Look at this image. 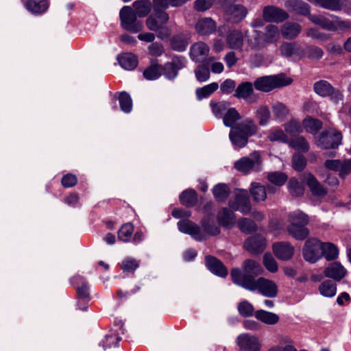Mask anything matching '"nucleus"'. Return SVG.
Masks as SVG:
<instances>
[{
    "mask_svg": "<svg viewBox=\"0 0 351 351\" xmlns=\"http://www.w3.org/2000/svg\"><path fill=\"white\" fill-rule=\"evenodd\" d=\"M152 3L149 0L136 1L132 7L123 6L119 12L121 25L126 31L138 33L143 30V22L137 17L144 18L151 12Z\"/></svg>",
    "mask_w": 351,
    "mask_h": 351,
    "instance_id": "1",
    "label": "nucleus"
},
{
    "mask_svg": "<svg viewBox=\"0 0 351 351\" xmlns=\"http://www.w3.org/2000/svg\"><path fill=\"white\" fill-rule=\"evenodd\" d=\"M257 125L251 119H247L233 127L229 134V138L235 147H245L248 138L257 132Z\"/></svg>",
    "mask_w": 351,
    "mask_h": 351,
    "instance_id": "2",
    "label": "nucleus"
},
{
    "mask_svg": "<svg viewBox=\"0 0 351 351\" xmlns=\"http://www.w3.org/2000/svg\"><path fill=\"white\" fill-rule=\"evenodd\" d=\"M262 273L261 265L253 259L244 261L241 265V269L233 268L230 272L232 282L237 285L244 289V285L247 283L248 278L256 279V277Z\"/></svg>",
    "mask_w": 351,
    "mask_h": 351,
    "instance_id": "3",
    "label": "nucleus"
},
{
    "mask_svg": "<svg viewBox=\"0 0 351 351\" xmlns=\"http://www.w3.org/2000/svg\"><path fill=\"white\" fill-rule=\"evenodd\" d=\"M243 284L244 289L250 291H258L265 297L275 298L278 293V286L275 282L260 277L257 279L248 278Z\"/></svg>",
    "mask_w": 351,
    "mask_h": 351,
    "instance_id": "4",
    "label": "nucleus"
},
{
    "mask_svg": "<svg viewBox=\"0 0 351 351\" xmlns=\"http://www.w3.org/2000/svg\"><path fill=\"white\" fill-rule=\"evenodd\" d=\"M292 80L282 75H266L257 78L254 82V88L259 91L267 93L291 84Z\"/></svg>",
    "mask_w": 351,
    "mask_h": 351,
    "instance_id": "5",
    "label": "nucleus"
},
{
    "mask_svg": "<svg viewBox=\"0 0 351 351\" xmlns=\"http://www.w3.org/2000/svg\"><path fill=\"white\" fill-rule=\"evenodd\" d=\"M169 19V16L167 12H155L154 14L148 16L145 25L150 31L158 32V38H163L169 36L167 29L163 28V25L168 22Z\"/></svg>",
    "mask_w": 351,
    "mask_h": 351,
    "instance_id": "6",
    "label": "nucleus"
},
{
    "mask_svg": "<svg viewBox=\"0 0 351 351\" xmlns=\"http://www.w3.org/2000/svg\"><path fill=\"white\" fill-rule=\"evenodd\" d=\"M261 158L259 152H252L248 157H243L237 160L234 164V168L245 174L251 171H258L261 167Z\"/></svg>",
    "mask_w": 351,
    "mask_h": 351,
    "instance_id": "7",
    "label": "nucleus"
},
{
    "mask_svg": "<svg viewBox=\"0 0 351 351\" xmlns=\"http://www.w3.org/2000/svg\"><path fill=\"white\" fill-rule=\"evenodd\" d=\"M302 253L306 261L314 263L323 256V243L315 238L309 239L304 243Z\"/></svg>",
    "mask_w": 351,
    "mask_h": 351,
    "instance_id": "8",
    "label": "nucleus"
},
{
    "mask_svg": "<svg viewBox=\"0 0 351 351\" xmlns=\"http://www.w3.org/2000/svg\"><path fill=\"white\" fill-rule=\"evenodd\" d=\"M341 139L342 135L339 132L330 128L321 133L316 144L322 149H335L340 145Z\"/></svg>",
    "mask_w": 351,
    "mask_h": 351,
    "instance_id": "9",
    "label": "nucleus"
},
{
    "mask_svg": "<svg viewBox=\"0 0 351 351\" xmlns=\"http://www.w3.org/2000/svg\"><path fill=\"white\" fill-rule=\"evenodd\" d=\"M229 206L233 210H239L243 215H247L251 211V203L247 192L245 190H237L234 199L229 201Z\"/></svg>",
    "mask_w": 351,
    "mask_h": 351,
    "instance_id": "10",
    "label": "nucleus"
},
{
    "mask_svg": "<svg viewBox=\"0 0 351 351\" xmlns=\"http://www.w3.org/2000/svg\"><path fill=\"white\" fill-rule=\"evenodd\" d=\"M289 14L284 10L274 6L266 5L263 10V18L268 23H282L289 19Z\"/></svg>",
    "mask_w": 351,
    "mask_h": 351,
    "instance_id": "11",
    "label": "nucleus"
},
{
    "mask_svg": "<svg viewBox=\"0 0 351 351\" xmlns=\"http://www.w3.org/2000/svg\"><path fill=\"white\" fill-rule=\"evenodd\" d=\"M240 351H261V343L256 336L244 333L237 337Z\"/></svg>",
    "mask_w": 351,
    "mask_h": 351,
    "instance_id": "12",
    "label": "nucleus"
},
{
    "mask_svg": "<svg viewBox=\"0 0 351 351\" xmlns=\"http://www.w3.org/2000/svg\"><path fill=\"white\" fill-rule=\"evenodd\" d=\"M179 230L183 233L190 234L196 241H203L206 239V234L201 228L193 222L184 219L178 222Z\"/></svg>",
    "mask_w": 351,
    "mask_h": 351,
    "instance_id": "13",
    "label": "nucleus"
},
{
    "mask_svg": "<svg viewBox=\"0 0 351 351\" xmlns=\"http://www.w3.org/2000/svg\"><path fill=\"white\" fill-rule=\"evenodd\" d=\"M248 13L247 9L241 4L233 3L228 6L225 11L226 20L233 23L243 21Z\"/></svg>",
    "mask_w": 351,
    "mask_h": 351,
    "instance_id": "14",
    "label": "nucleus"
},
{
    "mask_svg": "<svg viewBox=\"0 0 351 351\" xmlns=\"http://www.w3.org/2000/svg\"><path fill=\"white\" fill-rule=\"evenodd\" d=\"M245 36L239 29L230 31L226 37V44L230 49L242 51Z\"/></svg>",
    "mask_w": 351,
    "mask_h": 351,
    "instance_id": "15",
    "label": "nucleus"
},
{
    "mask_svg": "<svg viewBox=\"0 0 351 351\" xmlns=\"http://www.w3.org/2000/svg\"><path fill=\"white\" fill-rule=\"evenodd\" d=\"M265 245V238L260 235L249 237L244 243L245 249L251 254H260L263 252Z\"/></svg>",
    "mask_w": 351,
    "mask_h": 351,
    "instance_id": "16",
    "label": "nucleus"
},
{
    "mask_svg": "<svg viewBox=\"0 0 351 351\" xmlns=\"http://www.w3.org/2000/svg\"><path fill=\"white\" fill-rule=\"evenodd\" d=\"M210 48L207 44L203 42H198L193 44L190 49V56L191 59L197 62L206 60Z\"/></svg>",
    "mask_w": 351,
    "mask_h": 351,
    "instance_id": "17",
    "label": "nucleus"
},
{
    "mask_svg": "<svg viewBox=\"0 0 351 351\" xmlns=\"http://www.w3.org/2000/svg\"><path fill=\"white\" fill-rule=\"evenodd\" d=\"M273 251L278 258L287 261L292 258L294 247L289 243L280 242L273 245Z\"/></svg>",
    "mask_w": 351,
    "mask_h": 351,
    "instance_id": "18",
    "label": "nucleus"
},
{
    "mask_svg": "<svg viewBox=\"0 0 351 351\" xmlns=\"http://www.w3.org/2000/svg\"><path fill=\"white\" fill-rule=\"evenodd\" d=\"M253 93V84L250 82H243L237 86L234 95L237 98L245 99L247 102L252 104L256 101V98L252 96Z\"/></svg>",
    "mask_w": 351,
    "mask_h": 351,
    "instance_id": "19",
    "label": "nucleus"
},
{
    "mask_svg": "<svg viewBox=\"0 0 351 351\" xmlns=\"http://www.w3.org/2000/svg\"><path fill=\"white\" fill-rule=\"evenodd\" d=\"M324 274L326 277L339 281L346 276L347 271L339 263L333 262L325 268Z\"/></svg>",
    "mask_w": 351,
    "mask_h": 351,
    "instance_id": "20",
    "label": "nucleus"
},
{
    "mask_svg": "<svg viewBox=\"0 0 351 351\" xmlns=\"http://www.w3.org/2000/svg\"><path fill=\"white\" fill-rule=\"evenodd\" d=\"M195 28L199 35H210L216 31L217 24L211 18L204 17L197 21Z\"/></svg>",
    "mask_w": 351,
    "mask_h": 351,
    "instance_id": "21",
    "label": "nucleus"
},
{
    "mask_svg": "<svg viewBox=\"0 0 351 351\" xmlns=\"http://www.w3.org/2000/svg\"><path fill=\"white\" fill-rule=\"evenodd\" d=\"M285 7L289 10L293 11L297 14L306 16L309 19L311 14L310 5L302 0H287L285 3Z\"/></svg>",
    "mask_w": 351,
    "mask_h": 351,
    "instance_id": "22",
    "label": "nucleus"
},
{
    "mask_svg": "<svg viewBox=\"0 0 351 351\" xmlns=\"http://www.w3.org/2000/svg\"><path fill=\"white\" fill-rule=\"evenodd\" d=\"M302 32V26L295 22H286L280 28L282 37L287 40L296 38Z\"/></svg>",
    "mask_w": 351,
    "mask_h": 351,
    "instance_id": "23",
    "label": "nucleus"
},
{
    "mask_svg": "<svg viewBox=\"0 0 351 351\" xmlns=\"http://www.w3.org/2000/svg\"><path fill=\"white\" fill-rule=\"evenodd\" d=\"M303 181L305 182L313 195L321 197L326 194V190L311 173L304 175Z\"/></svg>",
    "mask_w": 351,
    "mask_h": 351,
    "instance_id": "24",
    "label": "nucleus"
},
{
    "mask_svg": "<svg viewBox=\"0 0 351 351\" xmlns=\"http://www.w3.org/2000/svg\"><path fill=\"white\" fill-rule=\"evenodd\" d=\"M206 265L207 268L215 275L225 277L228 274L226 267L219 260L213 256H208L206 257Z\"/></svg>",
    "mask_w": 351,
    "mask_h": 351,
    "instance_id": "25",
    "label": "nucleus"
},
{
    "mask_svg": "<svg viewBox=\"0 0 351 351\" xmlns=\"http://www.w3.org/2000/svg\"><path fill=\"white\" fill-rule=\"evenodd\" d=\"M308 2L323 9L332 12L342 10L343 0H307Z\"/></svg>",
    "mask_w": 351,
    "mask_h": 351,
    "instance_id": "26",
    "label": "nucleus"
},
{
    "mask_svg": "<svg viewBox=\"0 0 351 351\" xmlns=\"http://www.w3.org/2000/svg\"><path fill=\"white\" fill-rule=\"evenodd\" d=\"M309 21L314 25L319 26L323 29L331 31L335 29L334 20L322 14H312L309 16Z\"/></svg>",
    "mask_w": 351,
    "mask_h": 351,
    "instance_id": "27",
    "label": "nucleus"
},
{
    "mask_svg": "<svg viewBox=\"0 0 351 351\" xmlns=\"http://www.w3.org/2000/svg\"><path fill=\"white\" fill-rule=\"evenodd\" d=\"M233 210L223 208L217 214L218 223L223 226L229 227L235 223L236 218Z\"/></svg>",
    "mask_w": 351,
    "mask_h": 351,
    "instance_id": "28",
    "label": "nucleus"
},
{
    "mask_svg": "<svg viewBox=\"0 0 351 351\" xmlns=\"http://www.w3.org/2000/svg\"><path fill=\"white\" fill-rule=\"evenodd\" d=\"M73 283L76 286L79 301L87 300L89 298V288L87 282L81 276H75L73 278Z\"/></svg>",
    "mask_w": 351,
    "mask_h": 351,
    "instance_id": "29",
    "label": "nucleus"
},
{
    "mask_svg": "<svg viewBox=\"0 0 351 351\" xmlns=\"http://www.w3.org/2000/svg\"><path fill=\"white\" fill-rule=\"evenodd\" d=\"M306 225L290 223L287 227L288 232L297 240H304L309 234Z\"/></svg>",
    "mask_w": 351,
    "mask_h": 351,
    "instance_id": "30",
    "label": "nucleus"
},
{
    "mask_svg": "<svg viewBox=\"0 0 351 351\" xmlns=\"http://www.w3.org/2000/svg\"><path fill=\"white\" fill-rule=\"evenodd\" d=\"M118 61L121 66L125 70H133L138 65L137 57L131 53H123L118 56Z\"/></svg>",
    "mask_w": 351,
    "mask_h": 351,
    "instance_id": "31",
    "label": "nucleus"
},
{
    "mask_svg": "<svg viewBox=\"0 0 351 351\" xmlns=\"http://www.w3.org/2000/svg\"><path fill=\"white\" fill-rule=\"evenodd\" d=\"M280 30L273 24L267 25L263 35V40L266 43H276L280 39Z\"/></svg>",
    "mask_w": 351,
    "mask_h": 351,
    "instance_id": "32",
    "label": "nucleus"
},
{
    "mask_svg": "<svg viewBox=\"0 0 351 351\" xmlns=\"http://www.w3.org/2000/svg\"><path fill=\"white\" fill-rule=\"evenodd\" d=\"M254 315L258 320L267 325H274L280 320L277 314L264 310L256 311Z\"/></svg>",
    "mask_w": 351,
    "mask_h": 351,
    "instance_id": "33",
    "label": "nucleus"
},
{
    "mask_svg": "<svg viewBox=\"0 0 351 351\" xmlns=\"http://www.w3.org/2000/svg\"><path fill=\"white\" fill-rule=\"evenodd\" d=\"M318 291L324 297L332 298L337 293V285L331 280H326L319 285Z\"/></svg>",
    "mask_w": 351,
    "mask_h": 351,
    "instance_id": "34",
    "label": "nucleus"
},
{
    "mask_svg": "<svg viewBox=\"0 0 351 351\" xmlns=\"http://www.w3.org/2000/svg\"><path fill=\"white\" fill-rule=\"evenodd\" d=\"M25 7L33 14H41L48 9L49 2L47 0H41L38 2L34 0H27Z\"/></svg>",
    "mask_w": 351,
    "mask_h": 351,
    "instance_id": "35",
    "label": "nucleus"
},
{
    "mask_svg": "<svg viewBox=\"0 0 351 351\" xmlns=\"http://www.w3.org/2000/svg\"><path fill=\"white\" fill-rule=\"evenodd\" d=\"M254 114L259 125L262 126L267 125L271 118L270 110L266 105H261L258 106Z\"/></svg>",
    "mask_w": 351,
    "mask_h": 351,
    "instance_id": "36",
    "label": "nucleus"
},
{
    "mask_svg": "<svg viewBox=\"0 0 351 351\" xmlns=\"http://www.w3.org/2000/svg\"><path fill=\"white\" fill-rule=\"evenodd\" d=\"M250 195L255 202L265 201L267 198L266 189L258 183L252 182L251 184Z\"/></svg>",
    "mask_w": 351,
    "mask_h": 351,
    "instance_id": "37",
    "label": "nucleus"
},
{
    "mask_svg": "<svg viewBox=\"0 0 351 351\" xmlns=\"http://www.w3.org/2000/svg\"><path fill=\"white\" fill-rule=\"evenodd\" d=\"M287 189L289 194L293 197L301 196L304 193V186L303 184L295 178L289 179L287 183Z\"/></svg>",
    "mask_w": 351,
    "mask_h": 351,
    "instance_id": "38",
    "label": "nucleus"
},
{
    "mask_svg": "<svg viewBox=\"0 0 351 351\" xmlns=\"http://www.w3.org/2000/svg\"><path fill=\"white\" fill-rule=\"evenodd\" d=\"M279 49L281 54L287 58L300 54V47L296 43L285 42L281 44Z\"/></svg>",
    "mask_w": 351,
    "mask_h": 351,
    "instance_id": "39",
    "label": "nucleus"
},
{
    "mask_svg": "<svg viewBox=\"0 0 351 351\" xmlns=\"http://www.w3.org/2000/svg\"><path fill=\"white\" fill-rule=\"evenodd\" d=\"M302 125L306 132L315 134L322 128V123L319 119L306 117L302 121Z\"/></svg>",
    "mask_w": 351,
    "mask_h": 351,
    "instance_id": "40",
    "label": "nucleus"
},
{
    "mask_svg": "<svg viewBox=\"0 0 351 351\" xmlns=\"http://www.w3.org/2000/svg\"><path fill=\"white\" fill-rule=\"evenodd\" d=\"M180 199L182 204L192 207L197 202V194L195 190L186 189L181 193Z\"/></svg>",
    "mask_w": 351,
    "mask_h": 351,
    "instance_id": "41",
    "label": "nucleus"
},
{
    "mask_svg": "<svg viewBox=\"0 0 351 351\" xmlns=\"http://www.w3.org/2000/svg\"><path fill=\"white\" fill-rule=\"evenodd\" d=\"M271 110L276 119L283 121L289 114V110L282 103L279 101L274 102L271 104Z\"/></svg>",
    "mask_w": 351,
    "mask_h": 351,
    "instance_id": "42",
    "label": "nucleus"
},
{
    "mask_svg": "<svg viewBox=\"0 0 351 351\" xmlns=\"http://www.w3.org/2000/svg\"><path fill=\"white\" fill-rule=\"evenodd\" d=\"M315 92L322 97H328L332 93L333 87L326 80H320L314 84Z\"/></svg>",
    "mask_w": 351,
    "mask_h": 351,
    "instance_id": "43",
    "label": "nucleus"
},
{
    "mask_svg": "<svg viewBox=\"0 0 351 351\" xmlns=\"http://www.w3.org/2000/svg\"><path fill=\"white\" fill-rule=\"evenodd\" d=\"M213 193L216 200L224 202L229 196L230 189L225 184H218L214 186Z\"/></svg>",
    "mask_w": 351,
    "mask_h": 351,
    "instance_id": "44",
    "label": "nucleus"
},
{
    "mask_svg": "<svg viewBox=\"0 0 351 351\" xmlns=\"http://www.w3.org/2000/svg\"><path fill=\"white\" fill-rule=\"evenodd\" d=\"M219 85L217 82H213L210 84L206 85L202 88L196 89L195 93L198 100H202L204 98L209 97L213 94Z\"/></svg>",
    "mask_w": 351,
    "mask_h": 351,
    "instance_id": "45",
    "label": "nucleus"
},
{
    "mask_svg": "<svg viewBox=\"0 0 351 351\" xmlns=\"http://www.w3.org/2000/svg\"><path fill=\"white\" fill-rule=\"evenodd\" d=\"M226 111L223 117V123L226 126L232 127L235 122L241 119L240 114L234 108H227Z\"/></svg>",
    "mask_w": 351,
    "mask_h": 351,
    "instance_id": "46",
    "label": "nucleus"
},
{
    "mask_svg": "<svg viewBox=\"0 0 351 351\" xmlns=\"http://www.w3.org/2000/svg\"><path fill=\"white\" fill-rule=\"evenodd\" d=\"M162 74V68L158 64H152L143 71V76L148 80H155Z\"/></svg>",
    "mask_w": 351,
    "mask_h": 351,
    "instance_id": "47",
    "label": "nucleus"
},
{
    "mask_svg": "<svg viewBox=\"0 0 351 351\" xmlns=\"http://www.w3.org/2000/svg\"><path fill=\"white\" fill-rule=\"evenodd\" d=\"M134 232V226L131 223L123 224L118 232V238L123 242H128L131 239Z\"/></svg>",
    "mask_w": 351,
    "mask_h": 351,
    "instance_id": "48",
    "label": "nucleus"
},
{
    "mask_svg": "<svg viewBox=\"0 0 351 351\" xmlns=\"http://www.w3.org/2000/svg\"><path fill=\"white\" fill-rule=\"evenodd\" d=\"M339 251L337 247L331 243H323V256L328 261L337 258Z\"/></svg>",
    "mask_w": 351,
    "mask_h": 351,
    "instance_id": "49",
    "label": "nucleus"
},
{
    "mask_svg": "<svg viewBox=\"0 0 351 351\" xmlns=\"http://www.w3.org/2000/svg\"><path fill=\"white\" fill-rule=\"evenodd\" d=\"M306 36L312 39L319 41H327L330 38V36L326 33L321 32L317 27L308 28L306 32Z\"/></svg>",
    "mask_w": 351,
    "mask_h": 351,
    "instance_id": "50",
    "label": "nucleus"
},
{
    "mask_svg": "<svg viewBox=\"0 0 351 351\" xmlns=\"http://www.w3.org/2000/svg\"><path fill=\"white\" fill-rule=\"evenodd\" d=\"M119 105L121 110L125 113L131 112L132 108V101L130 95L125 92L121 93L119 97Z\"/></svg>",
    "mask_w": 351,
    "mask_h": 351,
    "instance_id": "51",
    "label": "nucleus"
},
{
    "mask_svg": "<svg viewBox=\"0 0 351 351\" xmlns=\"http://www.w3.org/2000/svg\"><path fill=\"white\" fill-rule=\"evenodd\" d=\"M289 145L293 149L302 152H306L309 149V144L303 136H298L292 139Z\"/></svg>",
    "mask_w": 351,
    "mask_h": 351,
    "instance_id": "52",
    "label": "nucleus"
},
{
    "mask_svg": "<svg viewBox=\"0 0 351 351\" xmlns=\"http://www.w3.org/2000/svg\"><path fill=\"white\" fill-rule=\"evenodd\" d=\"M330 17L334 19V25L335 27L332 32L346 31L351 29V21L343 20L339 16L330 14Z\"/></svg>",
    "mask_w": 351,
    "mask_h": 351,
    "instance_id": "53",
    "label": "nucleus"
},
{
    "mask_svg": "<svg viewBox=\"0 0 351 351\" xmlns=\"http://www.w3.org/2000/svg\"><path fill=\"white\" fill-rule=\"evenodd\" d=\"M195 75L197 80L199 82L207 81L210 77L208 66L204 64L198 65L195 69Z\"/></svg>",
    "mask_w": 351,
    "mask_h": 351,
    "instance_id": "54",
    "label": "nucleus"
},
{
    "mask_svg": "<svg viewBox=\"0 0 351 351\" xmlns=\"http://www.w3.org/2000/svg\"><path fill=\"white\" fill-rule=\"evenodd\" d=\"M238 226L242 232L247 234H250L256 230L255 223L247 218H243L239 220Z\"/></svg>",
    "mask_w": 351,
    "mask_h": 351,
    "instance_id": "55",
    "label": "nucleus"
},
{
    "mask_svg": "<svg viewBox=\"0 0 351 351\" xmlns=\"http://www.w3.org/2000/svg\"><path fill=\"white\" fill-rule=\"evenodd\" d=\"M267 179L271 183L280 186L285 183L287 176L282 172H273L267 175Z\"/></svg>",
    "mask_w": 351,
    "mask_h": 351,
    "instance_id": "56",
    "label": "nucleus"
},
{
    "mask_svg": "<svg viewBox=\"0 0 351 351\" xmlns=\"http://www.w3.org/2000/svg\"><path fill=\"white\" fill-rule=\"evenodd\" d=\"M291 223L307 225L308 223V217L304 213L297 210L290 215Z\"/></svg>",
    "mask_w": 351,
    "mask_h": 351,
    "instance_id": "57",
    "label": "nucleus"
},
{
    "mask_svg": "<svg viewBox=\"0 0 351 351\" xmlns=\"http://www.w3.org/2000/svg\"><path fill=\"white\" fill-rule=\"evenodd\" d=\"M187 45V40L180 36H174L171 40V47L176 51H184L186 50Z\"/></svg>",
    "mask_w": 351,
    "mask_h": 351,
    "instance_id": "58",
    "label": "nucleus"
},
{
    "mask_svg": "<svg viewBox=\"0 0 351 351\" xmlns=\"http://www.w3.org/2000/svg\"><path fill=\"white\" fill-rule=\"evenodd\" d=\"M263 265L265 268L271 273H275L278 271V265L271 256V254L266 253L263 256Z\"/></svg>",
    "mask_w": 351,
    "mask_h": 351,
    "instance_id": "59",
    "label": "nucleus"
},
{
    "mask_svg": "<svg viewBox=\"0 0 351 351\" xmlns=\"http://www.w3.org/2000/svg\"><path fill=\"white\" fill-rule=\"evenodd\" d=\"M306 165V160L304 156L295 154L292 157V166L293 168L298 171H302Z\"/></svg>",
    "mask_w": 351,
    "mask_h": 351,
    "instance_id": "60",
    "label": "nucleus"
},
{
    "mask_svg": "<svg viewBox=\"0 0 351 351\" xmlns=\"http://www.w3.org/2000/svg\"><path fill=\"white\" fill-rule=\"evenodd\" d=\"M285 131L292 135L300 133L302 128L297 120H291L285 125Z\"/></svg>",
    "mask_w": 351,
    "mask_h": 351,
    "instance_id": "61",
    "label": "nucleus"
},
{
    "mask_svg": "<svg viewBox=\"0 0 351 351\" xmlns=\"http://www.w3.org/2000/svg\"><path fill=\"white\" fill-rule=\"evenodd\" d=\"M138 261L135 259L126 258L122 261L121 268L124 271L132 272L138 267Z\"/></svg>",
    "mask_w": 351,
    "mask_h": 351,
    "instance_id": "62",
    "label": "nucleus"
},
{
    "mask_svg": "<svg viewBox=\"0 0 351 351\" xmlns=\"http://www.w3.org/2000/svg\"><path fill=\"white\" fill-rule=\"evenodd\" d=\"M238 310L243 317H250L254 313V307L247 301L241 302L238 306Z\"/></svg>",
    "mask_w": 351,
    "mask_h": 351,
    "instance_id": "63",
    "label": "nucleus"
},
{
    "mask_svg": "<svg viewBox=\"0 0 351 351\" xmlns=\"http://www.w3.org/2000/svg\"><path fill=\"white\" fill-rule=\"evenodd\" d=\"M268 138L270 141H280L284 143L287 142L288 140L287 136L280 129L271 130L268 135Z\"/></svg>",
    "mask_w": 351,
    "mask_h": 351,
    "instance_id": "64",
    "label": "nucleus"
}]
</instances>
